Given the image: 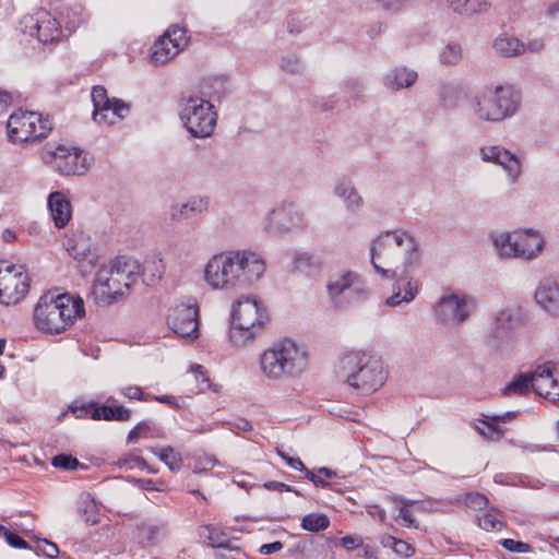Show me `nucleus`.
I'll use <instances>...</instances> for the list:
<instances>
[{"label":"nucleus","instance_id":"39448f33","mask_svg":"<svg viewBox=\"0 0 559 559\" xmlns=\"http://www.w3.org/2000/svg\"><path fill=\"white\" fill-rule=\"evenodd\" d=\"M140 274L138 261L119 257L96 272L92 294L99 304L109 306L123 295V287L130 288L134 276Z\"/></svg>","mask_w":559,"mask_h":559},{"label":"nucleus","instance_id":"6e6552de","mask_svg":"<svg viewBox=\"0 0 559 559\" xmlns=\"http://www.w3.org/2000/svg\"><path fill=\"white\" fill-rule=\"evenodd\" d=\"M307 364L306 352L290 338L274 343L260 357L263 373L272 379H278L283 374H299Z\"/></svg>","mask_w":559,"mask_h":559},{"label":"nucleus","instance_id":"774afa93","mask_svg":"<svg viewBox=\"0 0 559 559\" xmlns=\"http://www.w3.org/2000/svg\"><path fill=\"white\" fill-rule=\"evenodd\" d=\"M263 487L267 490H273V491H278V492L293 490L292 486L286 485L281 481H275V480H270V481L264 483Z\"/></svg>","mask_w":559,"mask_h":559},{"label":"nucleus","instance_id":"e433bc0d","mask_svg":"<svg viewBox=\"0 0 559 559\" xmlns=\"http://www.w3.org/2000/svg\"><path fill=\"white\" fill-rule=\"evenodd\" d=\"M152 452L159 457L162 462H164L171 472L180 471L182 466V459L179 452H177L171 447L153 449Z\"/></svg>","mask_w":559,"mask_h":559},{"label":"nucleus","instance_id":"4468645a","mask_svg":"<svg viewBox=\"0 0 559 559\" xmlns=\"http://www.w3.org/2000/svg\"><path fill=\"white\" fill-rule=\"evenodd\" d=\"M328 294L337 307L359 302L368 297V290L361 283L359 275L349 271L328 284Z\"/></svg>","mask_w":559,"mask_h":559},{"label":"nucleus","instance_id":"cd10ccee","mask_svg":"<svg viewBox=\"0 0 559 559\" xmlns=\"http://www.w3.org/2000/svg\"><path fill=\"white\" fill-rule=\"evenodd\" d=\"M91 97L94 106L93 119L98 123H114V120L108 119L111 98L108 97L106 88L100 85L94 86Z\"/></svg>","mask_w":559,"mask_h":559},{"label":"nucleus","instance_id":"de8ad7c7","mask_svg":"<svg viewBox=\"0 0 559 559\" xmlns=\"http://www.w3.org/2000/svg\"><path fill=\"white\" fill-rule=\"evenodd\" d=\"M51 464L55 467L66 471H75L81 465L76 457L66 453L55 455L51 460Z\"/></svg>","mask_w":559,"mask_h":559},{"label":"nucleus","instance_id":"69168bd1","mask_svg":"<svg viewBox=\"0 0 559 559\" xmlns=\"http://www.w3.org/2000/svg\"><path fill=\"white\" fill-rule=\"evenodd\" d=\"M277 454L294 469L304 468V463L299 457H293L283 451L277 450Z\"/></svg>","mask_w":559,"mask_h":559},{"label":"nucleus","instance_id":"6ab92c4d","mask_svg":"<svg viewBox=\"0 0 559 559\" xmlns=\"http://www.w3.org/2000/svg\"><path fill=\"white\" fill-rule=\"evenodd\" d=\"M50 154V164L60 175L80 176L87 169L85 158L82 157V151L78 147L69 148L64 145H58Z\"/></svg>","mask_w":559,"mask_h":559},{"label":"nucleus","instance_id":"2eb2a0df","mask_svg":"<svg viewBox=\"0 0 559 559\" xmlns=\"http://www.w3.org/2000/svg\"><path fill=\"white\" fill-rule=\"evenodd\" d=\"M29 289V277L23 265L7 264L0 277V302L17 304Z\"/></svg>","mask_w":559,"mask_h":559},{"label":"nucleus","instance_id":"9d476101","mask_svg":"<svg viewBox=\"0 0 559 559\" xmlns=\"http://www.w3.org/2000/svg\"><path fill=\"white\" fill-rule=\"evenodd\" d=\"M7 130L11 142L25 143L46 138L52 130V123L48 116L20 108L9 117Z\"/></svg>","mask_w":559,"mask_h":559},{"label":"nucleus","instance_id":"603ef678","mask_svg":"<svg viewBox=\"0 0 559 559\" xmlns=\"http://www.w3.org/2000/svg\"><path fill=\"white\" fill-rule=\"evenodd\" d=\"M163 35H168V39L178 44L180 49L187 44L186 31L178 25H171Z\"/></svg>","mask_w":559,"mask_h":559},{"label":"nucleus","instance_id":"4be33fe9","mask_svg":"<svg viewBox=\"0 0 559 559\" xmlns=\"http://www.w3.org/2000/svg\"><path fill=\"white\" fill-rule=\"evenodd\" d=\"M418 290V282L409 277L408 274L400 272L393 284V293L385 299V305L389 307H397L403 302L408 304L415 299Z\"/></svg>","mask_w":559,"mask_h":559},{"label":"nucleus","instance_id":"c756f323","mask_svg":"<svg viewBox=\"0 0 559 559\" xmlns=\"http://www.w3.org/2000/svg\"><path fill=\"white\" fill-rule=\"evenodd\" d=\"M209 201L203 198H191L188 202L175 205L171 209V218L175 221L194 217L207 210Z\"/></svg>","mask_w":559,"mask_h":559},{"label":"nucleus","instance_id":"4c0bfd02","mask_svg":"<svg viewBox=\"0 0 559 559\" xmlns=\"http://www.w3.org/2000/svg\"><path fill=\"white\" fill-rule=\"evenodd\" d=\"M532 389L531 372L519 373L504 388V395L518 394L525 395Z\"/></svg>","mask_w":559,"mask_h":559},{"label":"nucleus","instance_id":"a18cd8bd","mask_svg":"<svg viewBox=\"0 0 559 559\" xmlns=\"http://www.w3.org/2000/svg\"><path fill=\"white\" fill-rule=\"evenodd\" d=\"M412 1L413 0H374V3L389 14H399L405 10Z\"/></svg>","mask_w":559,"mask_h":559},{"label":"nucleus","instance_id":"864d4df0","mask_svg":"<svg viewBox=\"0 0 559 559\" xmlns=\"http://www.w3.org/2000/svg\"><path fill=\"white\" fill-rule=\"evenodd\" d=\"M500 545L512 552H530L532 550V546L527 543L514 540L512 538H504L500 540Z\"/></svg>","mask_w":559,"mask_h":559},{"label":"nucleus","instance_id":"58836bf2","mask_svg":"<svg viewBox=\"0 0 559 559\" xmlns=\"http://www.w3.org/2000/svg\"><path fill=\"white\" fill-rule=\"evenodd\" d=\"M440 62L443 66H456L462 60V48L457 43H449L440 52Z\"/></svg>","mask_w":559,"mask_h":559},{"label":"nucleus","instance_id":"680f3d73","mask_svg":"<svg viewBox=\"0 0 559 559\" xmlns=\"http://www.w3.org/2000/svg\"><path fill=\"white\" fill-rule=\"evenodd\" d=\"M165 525L157 526V525H150L145 522H142L138 525L139 530H142L145 532V537L148 543H152L155 538L156 533L163 528Z\"/></svg>","mask_w":559,"mask_h":559},{"label":"nucleus","instance_id":"2f4dec72","mask_svg":"<svg viewBox=\"0 0 559 559\" xmlns=\"http://www.w3.org/2000/svg\"><path fill=\"white\" fill-rule=\"evenodd\" d=\"M493 49L501 57H514L525 52V45L515 37L504 35L495 40Z\"/></svg>","mask_w":559,"mask_h":559},{"label":"nucleus","instance_id":"4d7b16f0","mask_svg":"<svg viewBox=\"0 0 559 559\" xmlns=\"http://www.w3.org/2000/svg\"><path fill=\"white\" fill-rule=\"evenodd\" d=\"M130 111V106L121 99L111 98L109 105V112L111 116H116L119 119H123Z\"/></svg>","mask_w":559,"mask_h":559},{"label":"nucleus","instance_id":"423d86ee","mask_svg":"<svg viewBox=\"0 0 559 559\" xmlns=\"http://www.w3.org/2000/svg\"><path fill=\"white\" fill-rule=\"evenodd\" d=\"M521 103V93L506 84L485 86L475 94L471 106L478 120L496 123L513 117L519 111Z\"/></svg>","mask_w":559,"mask_h":559},{"label":"nucleus","instance_id":"e2e57ef3","mask_svg":"<svg viewBox=\"0 0 559 559\" xmlns=\"http://www.w3.org/2000/svg\"><path fill=\"white\" fill-rule=\"evenodd\" d=\"M151 400L157 401L163 404H167L175 409L181 408V404L173 395H153V394H151Z\"/></svg>","mask_w":559,"mask_h":559},{"label":"nucleus","instance_id":"37998d69","mask_svg":"<svg viewBox=\"0 0 559 559\" xmlns=\"http://www.w3.org/2000/svg\"><path fill=\"white\" fill-rule=\"evenodd\" d=\"M79 514L87 525H95L99 522V514L93 499H86L81 503Z\"/></svg>","mask_w":559,"mask_h":559},{"label":"nucleus","instance_id":"f3484780","mask_svg":"<svg viewBox=\"0 0 559 559\" xmlns=\"http://www.w3.org/2000/svg\"><path fill=\"white\" fill-rule=\"evenodd\" d=\"M24 33L36 36L44 44H53L61 38L60 23L46 10H39L34 15L23 20Z\"/></svg>","mask_w":559,"mask_h":559},{"label":"nucleus","instance_id":"f257e3e1","mask_svg":"<svg viewBox=\"0 0 559 559\" xmlns=\"http://www.w3.org/2000/svg\"><path fill=\"white\" fill-rule=\"evenodd\" d=\"M265 272V261L255 252L233 250L213 255L204 270L206 283L215 289H246Z\"/></svg>","mask_w":559,"mask_h":559},{"label":"nucleus","instance_id":"7c9ffc66","mask_svg":"<svg viewBox=\"0 0 559 559\" xmlns=\"http://www.w3.org/2000/svg\"><path fill=\"white\" fill-rule=\"evenodd\" d=\"M449 7L461 15L484 13L490 8L488 0H448Z\"/></svg>","mask_w":559,"mask_h":559},{"label":"nucleus","instance_id":"13d9d810","mask_svg":"<svg viewBox=\"0 0 559 559\" xmlns=\"http://www.w3.org/2000/svg\"><path fill=\"white\" fill-rule=\"evenodd\" d=\"M123 396L130 400L151 401V393H144L140 386L129 385L121 390Z\"/></svg>","mask_w":559,"mask_h":559},{"label":"nucleus","instance_id":"a211bd4d","mask_svg":"<svg viewBox=\"0 0 559 559\" xmlns=\"http://www.w3.org/2000/svg\"><path fill=\"white\" fill-rule=\"evenodd\" d=\"M199 309L195 304H179L169 309L167 324L181 337H198Z\"/></svg>","mask_w":559,"mask_h":559},{"label":"nucleus","instance_id":"bf43d9fd","mask_svg":"<svg viewBox=\"0 0 559 559\" xmlns=\"http://www.w3.org/2000/svg\"><path fill=\"white\" fill-rule=\"evenodd\" d=\"M394 552L397 556L408 558L414 555L415 548L407 542L396 538V545L394 547Z\"/></svg>","mask_w":559,"mask_h":559},{"label":"nucleus","instance_id":"c85d7f7f","mask_svg":"<svg viewBox=\"0 0 559 559\" xmlns=\"http://www.w3.org/2000/svg\"><path fill=\"white\" fill-rule=\"evenodd\" d=\"M178 44H173L168 35H162L153 45L151 59L155 64H164L179 53Z\"/></svg>","mask_w":559,"mask_h":559},{"label":"nucleus","instance_id":"ddd939ff","mask_svg":"<svg viewBox=\"0 0 559 559\" xmlns=\"http://www.w3.org/2000/svg\"><path fill=\"white\" fill-rule=\"evenodd\" d=\"M476 308L475 299L465 294L442 296L436 305L435 312L444 325H459L465 322Z\"/></svg>","mask_w":559,"mask_h":559},{"label":"nucleus","instance_id":"dca6fc26","mask_svg":"<svg viewBox=\"0 0 559 559\" xmlns=\"http://www.w3.org/2000/svg\"><path fill=\"white\" fill-rule=\"evenodd\" d=\"M69 412L72 413L76 418H85L90 411H92L91 418L93 420H106V421H128L131 419L132 412L122 405H108L98 404L97 402H88L86 404L80 403L75 400L69 405Z\"/></svg>","mask_w":559,"mask_h":559},{"label":"nucleus","instance_id":"5701e85b","mask_svg":"<svg viewBox=\"0 0 559 559\" xmlns=\"http://www.w3.org/2000/svg\"><path fill=\"white\" fill-rule=\"evenodd\" d=\"M555 372L556 364L552 361L539 365L531 372L532 390L549 401H551V392H555V384H557Z\"/></svg>","mask_w":559,"mask_h":559},{"label":"nucleus","instance_id":"1a4fd4ad","mask_svg":"<svg viewBox=\"0 0 559 559\" xmlns=\"http://www.w3.org/2000/svg\"><path fill=\"white\" fill-rule=\"evenodd\" d=\"M179 106L180 119L193 138L203 139L213 133L217 114L212 103L199 96H183Z\"/></svg>","mask_w":559,"mask_h":559},{"label":"nucleus","instance_id":"f8f14e48","mask_svg":"<svg viewBox=\"0 0 559 559\" xmlns=\"http://www.w3.org/2000/svg\"><path fill=\"white\" fill-rule=\"evenodd\" d=\"M524 321L522 309L518 306H507L493 317L487 342L499 352L510 350L515 343V330Z\"/></svg>","mask_w":559,"mask_h":559},{"label":"nucleus","instance_id":"72a5a7b5","mask_svg":"<svg viewBox=\"0 0 559 559\" xmlns=\"http://www.w3.org/2000/svg\"><path fill=\"white\" fill-rule=\"evenodd\" d=\"M198 535L207 542V545L213 548L230 549L229 542L226 534L217 531L211 525H202L198 530Z\"/></svg>","mask_w":559,"mask_h":559},{"label":"nucleus","instance_id":"09e8293b","mask_svg":"<svg viewBox=\"0 0 559 559\" xmlns=\"http://www.w3.org/2000/svg\"><path fill=\"white\" fill-rule=\"evenodd\" d=\"M515 416L514 412H507L502 415H497L490 418H487V420H484V425H486L487 429L490 433H497L498 436L503 435V430H501L498 426L499 423H506L507 420L511 419Z\"/></svg>","mask_w":559,"mask_h":559},{"label":"nucleus","instance_id":"c9c22d12","mask_svg":"<svg viewBox=\"0 0 559 559\" xmlns=\"http://www.w3.org/2000/svg\"><path fill=\"white\" fill-rule=\"evenodd\" d=\"M300 526L305 531L318 533L330 526V519L323 513H309L301 519Z\"/></svg>","mask_w":559,"mask_h":559},{"label":"nucleus","instance_id":"7ed1b4c3","mask_svg":"<svg viewBox=\"0 0 559 559\" xmlns=\"http://www.w3.org/2000/svg\"><path fill=\"white\" fill-rule=\"evenodd\" d=\"M84 314V302L80 297L49 292L39 298L33 318L39 331L59 334Z\"/></svg>","mask_w":559,"mask_h":559},{"label":"nucleus","instance_id":"aec40b11","mask_svg":"<svg viewBox=\"0 0 559 559\" xmlns=\"http://www.w3.org/2000/svg\"><path fill=\"white\" fill-rule=\"evenodd\" d=\"M302 214L294 204H283L271 211L267 227L274 231H286L302 226Z\"/></svg>","mask_w":559,"mask_h":559},{"label":"nucleus","instance_id":"f03ea898","mask_svg":"<svg viewBox=\"0 0 559 559\" xmlns=\"http://www.w3.org/2000/svg\"><path fill=\"white\" fill-rule=\"evenodd\" d=\"M421 254L415 238L405 230H385L370 245V261L383 278H395L401 272L409 274L420 263Z\"/></svg>","mask_w":559,"mask_h":559},{"label":"nucleus","instance_id":"b1692460","mask_svg":"<svg viewBox=\"0 0 559 559\" xmlns=\"http://www.w3.org/2000/svg\"><path fill=\"white\" fill-rule=\"evenodd\" d=\"M333 192L337 198L343 200L345 207L349 213L356 214L362 209L365 203L364 199L356 189L352 179L347 177L337 179Z\"/></svg>","mask_w":559,"mask_h":559},{"label":"nucleus","instance_id":"473e14b6","mask_svg":"<svg viewBox=\"0 0 559 559\" xmlns=\"http://www.w3.org/2000/svg\"><path fill=\"white\" fill-rule=\"evenodd\" d=\"M142 271L143 281L147 285H153L157 281H159L165 272V264L163 259L154 255L150 259H146L144 264L140 265V272Z\"/></svg>","mask_w":559,"mask_h":559},{"label":"nucleus","instance_id":"393cba45","mask_svg":"<svg viewBox=\"0 0 559 559\" xmlns=\"http://www.w3.org/2000/svg\"><path fill=\"white\" fill-rule=\"evenodd\" d=\"M535 300L546 312L559 317V277L540 283L535 292Z\"/></svg>","mask_w":559,"mask_h":559},{"label":"nucleus","instance_id":"9b49d317","mask_svg":"<svg viewBox=\"0 0 559 559\" xmlns=\"http://www.w3.org/2000/svg\"><path fill=\"white\" fill-rule=\"evenodd\" d=\"M493 245L501 255L530 260L543 250L544 238L535 230L520 229L495 236Z\"/></svg>","mask_w":559,"mask_h":559},{"label":"nucleus","instance_id":"79ce46f5","mask_svg":"<svg viewBox=\"0 0 559 559\" xmlns=\"http://www.w3.org/2000/svg\"><path fill=\"white\" fill-rule=\"evenodd\" d=\"M392 500L400 502L397 518L401 520L402 525L406 527H417L416 521L409 510V507L414 503V501L407 500L404 497L399 496H393Z\"/></svg>","mask_w":559,"mask_h":559},{"label":"nucleus","instance_id":"20e7f679","mask_svg":"<svg viewBox=\"0 0 559 559\" xmlns=\"http://www.w3.org/2000/svg\"><path fill=\"white\" fill-rule=\"evenodd\" d=\"M335 372L338 379L365 394L381 388L386 380L381 358L367 352H350L343 355Z\"/></svg>","mask_w":559,"mask_h":559},{"label":"nucleus","instance_id":"5fc2aeb1","mask_svg":"<svg viewBox=\"0 0 559 559\" xmlns=\"http://www.w3.org/2000/svg\"><path fill=\"white\" fill-rule=\"evenodd\" d=\"M343 86L345 93L349 94L352 98H358L365 90L364 83L359 79L354 78L345 80Z\"/></svg>","mask_w":559,"mask_h":559},{"label":"nucleus","instance_id":"412c9836","mask_svg":"<svg viewBox=\"0 0 559 559\" xmlns=\"http://www.w3.org/2000/svg\"><path fill=\"white\" fill-rule=\"evenodd\" d=\"M480 152L483 160L491 162L502 166L508 176L511 178L512 182H514L520 176L521 163L519 158L508 150L498 145H493L483 147Z\"/></svg>","mask_w":559,"mask_h":559},{"label":"nucleus","instance_id":"f704fd0d","mask_svg":"<svg viewBox=\"0 0 559 559\" xmlns=\"http://www.w3.org/2000/svg\"><path fill=\"white\" fill-rule=\"evenodd\" d=\"M295 270L308 275L312 276L320 272L321 270V260L318 255L301 253L297 255L294 260Z\"/></svg>","mask_w":559,"mask_h":559},{"label":"nucleus","instance_id":"052dcab7","mask_svg":"<svg viewBox=\"0 0 559 559\" xmlns=\"http://www.w3.org/2000/svg\"><path fill=\"white\" fill-rule=\"evenodd\" d=\"M40 542L45 544L44 548L38 546L39 550L43 552L44 556H46L47 558H50V559H55L58 557L59 548L55 543L49 542L45 538L41 539Z\"/></svg>","mask_w":559,"mask_h":559},{"label":"nucleus","instance_id":"0e129e2a","mask_svg":"<svg viewBox=\"0 0 559 559\" xmlns=\"http://www.w3.org/2000/svg\"><path fill=\"white\" fill-rule=\"evenodd\" d=\"M283 547H284L283 543L276 540V542H273V543H270V544H263L259 548V552L263 554V555H271V554H274V552H277V551L282 550Z\"/></svg>","mask_w":559,"mask_h":559},{"label":"nucleus","instance_id":"a878e982","mask_svg":"<svg viewBox=\"0 0 559 559\" xmlns=\"http://www.w3.org/2000/svg\"><path fill=\"white\" fill-rule=\"evenodd\" d=\"M47 204L55 226L59 229L66 227L72 217V205L66 195L53 191L48 195Z\"/></svg>","mask_w":559,"mask_h":559},{"label":"nucleus","instance_id":"a19ab883","mask_svg":"<svg viewBox=\"0 0 559 559\" xmlns=\"http://www.w3.org/2000/svg\"><path fill=\"white\" fill-rule=\"evenodd\" d=\"M190 370L194 374L195 381L198 382L199 392H204L205 390L218 392L219 386L211 382L207 372L202 365L194 364L191 366Z\"/></svg>","mask_w":559,"mask_h":559},{"label":"nucleus","instance_id":"6e6d98bb","mask_svg":"<svg viewBox=\"0 0 559 559\" xmlns=\"http://www.w3.org/2000/svg\"><path fill=\"white\" fill-rule=\"evenodd\" d=\"M286 27L289 34L299 35L307 27V23L300 15L294 14L288 16Z\"/></svg>","mask_w":559,"mask_h":559},{"label":"nucleus","instance_id":"49530a36","mask_svg":"<svg viewBox=\"0 0 559 559\" xmlns=\"http://www.w3.org/2000/svg\"><path fill=\"white\" fill-rule=\"evenodd\" d=\"M0 536L13 548L27 549L31 548L28 543L24 540L17 533L7 528L0 524Z\"/></svg>","mask_w":559,"mask_h":559},{"label":"nucleus","instance_id":"338daca9","mask_svg":"<svg viewBox=\"0 0 559 559\" xmlns=\"http://www.w3.org/2000/svg\"><path fill=\"white\" fill-rule=\"evenodd\" d=\"M367 513L373 519H378L380 522H384L386 519L385 511L378 504L368 506Z\"/></svg>","mask_w":559,"mask_h":559},{"label":"nucleus","instance_id":"3c124183","mask_svg":"<svg viewBox=\"0 0 559 559\" xmlns=\"http://www.w3.org/2000/svg\"><path fill=\"white\" fill-rule=\"evenodd\" d=\"M332 543L335 546H342L347 550H354L362 546L364 542L359 535H348L341 538H334Z\"/></svg>","mask_w":559,"mask_h":559},{"label":"nucleus","instance_id":"c03bdc74","mask_svg":"<svg viewBox=\"0 0 559 559\" xmlns=\"http://www.w3.org/2000/svg\"><path fill=\"white\" fill-rule=\"evenodd\" d=\"M463 502L467 508L475 511L485 510L489 504L488 498L485 495L476 491L465 493L463 497Z\"/></svg>","mask_w":559,"mask_h":559},{"label":"nucleus","instance_id":"ea45409f","mask_svg":"<svg viewBox=\"0 0 559 559\" xmlns=\"http://www.w3.org/2000/svg\"><path fill=\"white\" fill-rule=\"evenodd\" d=\"M499 513L498 509L495 507H491L487 513L480 515L477 518L478 525L483 530L490 532V531H500L504 523L500 521L497 518V514Z\"/></svg>","mask_w":559,"mask_h":559},{"label":"nucleus","instance_id":"8fccbe9b","mask_svg":"<svg viewBox=\"0 0 559 559\" xmlns=\"http://www.w3.org/2000/svg\"><path fill=\"white\" fill-rule=\"evenodd\" d=\"M281 68L289 74H300L304 70V64L296 56H287L282 59Z\"/></svg>","mask_w":559,"mask_h":559},{"label":"nucleus","instance_id":"bb28decb","mask_svg":"<svg viewBox=\"0 0 559 559\" xmlns=\"http://www.w3.org/2000/svg\"><path fill=\"white\" fill-rule=\"evenodd\" d=\"M417 78L416 71L409 70L406 67H396L385 73L383 84L391 91H399L412 86L417 81Z\"/></svg>","mask_w":559,"mask_h":559},{"label":"nucleus","instance_id":"0eeeda50","mask_svg":"<svg viewBox=\"0 0 559 559\" xmlns=\"http://www.w3.org/2000/svg\"><path fill=\"white\" fill-rule=\"evenodd\" d=\"M269 313L255 297H243L233 305L229 338L233 344L243 346L260 334L269 322Z\"/></svg>","mask_w":559,"mask_h":559}]
</instances>
